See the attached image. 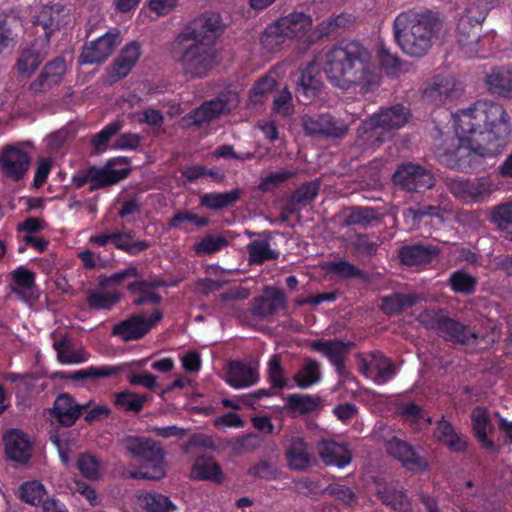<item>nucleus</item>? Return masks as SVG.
<instances>
[{"mask_svg":"<svg viewBox=\"0 0 512 512\" xmlns=\"http://www.w3.org/2000/svg\"><path fill=\"white\" fill-rule=\"evenodd\" d=\"M455 136L446 139L436 150L440 163L468 171L482 159L492 158L504 150L511 127L502 105L478 100L453 116Z\"/></svg>","mask_w":512,"mask_h":512,"instance_id":"obj_1","label":"nucleus"},{"mask_svg":"<svg viewBox=\"0 0 512 512\" xmlns=\"http://www.w3.org/2000/svg\"><path fill=\"white\" fill-rule=\"evenodd\" d=\"M435 438L451 451L461 453L467 449L466 438L458 433L453 425L444 418L439 420L434 430Z\"/></svg>","mask_w":512,"mask_h":512,"instance_id":"obj_28","label":"nucleus"},{"mask_svg":"<svg viewBox=\"0 0 512 512\" xmlns=\"http://www.w3.org/2000/svg\"><path fill=\"white\" fill-rule=\"evenodd\" d=\"M53 347L57 352V358L61 363L78 364L85 362L88 355L84 350L76 349L67 338L55 341Z\"/></svg>","mask_w":512,"mask_h":512,"instance_id":"obj_40","label":"nucleus"},{"mask_svg":"<svg viewBox=\"0 0 512 512\" xmlns=\"http://www.w3.org/2000/svg\"><path fill=\"white\" fill-rule=\"evenodd\" d=\"M313 20L310 14L294 11L279 19L274 26L266 29L268 36L276 38H300L312 29Z\"/></svg>","mask_w":512,"mask_h":512,"instance_id":"obj_14","label":"nucleus"},{"mask_svg":"<svg viewBox=\"0 0 512 512\" xmlns=\"http://www.w3.org/2000/svg\"><path fill=\"white\" fill-rule=\"evenodd\" d=\"M318 179L303 183L289 198L299 208L307 206L318 194Z\"/></svg>","mask_w":512,"mask_h":512,"instance_id":"obj_51","label":"nucleus"},{"mask_svg":"<svg viewBox=\"0 0 512 512\" xmlns=\"http://www.w3.org/2000/svg\"><path fill=\"white\" fill-rule=\"evenodd\" d=\"M258 381V373L250 364L231 361L228 367L227 382L234 388L249 387Z\"/></svg>","mask_w":512,"mask_h":512,"instance_id":"obj_32","label":"nucleus"},{"mask_svg":"<svg viewBox=\"0 0 512 512\" xmlns=\"http://www.w3.org/2000/svg\"><path fill=\"white\" fill-rule=\"evenodd\" d=\"M112 244L117 249L123 250L131 255H136L150 246L147 241L129 242L125 239L124 233H113Z\"/></svg>","mask_w":512,"mask_h":512,"instance_id":"obj_58","label":"nucleus"},{"mask_svg":"<svg viewBox=\"0 0 512 512\" xmlns=\"http://www.w3.org/2000/svg\"><path fill=\"white\" fill-rule=\"evenodd\" d=\"M394 186L408 193H421L436 185V178L428 168L412 162L401 163L392 175Z\"/></svg>","mask_w":512,"mask_h":512,"instance_id":"obj_9","label":"nucleus"},{"mask_svg":"<svg viewBox=\"0 0 512 512\" xmlns=\"http://www.w3.org/2000/svg\"><path fill=\"white\" fill-rule=\"evenodd\" d=\"M352 247L359 257H371L377 253L379 244L367 235L359 234L353 240Z\"/></svg>","mask_w":512,"mask_h":512,"instance_id":"obj_63","label":"nucleus"},{"mask_svg":"<svg viewBox=\"0 0 512 512\" xmlns=\"http://www.w3.org/2000/svg\"><path fill=\"white\" fill-rule=\"evenodd\" d=\"M370 356V365L377 371L375 382L378 384H384L392 379L395 375V369L392 362L379 352L372 353Z\"/></svg>","mask_w":512,"mask_h":512,"instance_id":"obj_46","label":"nucleus"},{"mask_svg":"<svg viewBox=\"0 0 512 512\" xmlns=\"http://www.w3.org/2000/svg\"><path fill=\"white\" fill-rule=\"evenodd\" d=\"M261 236L263 240H254L247 245L250 262L255 264H262L268 260H276L279 257V252L270 247L272 233L264 231L261 233Z\"/></svg>","mask_w":512,"mask_h":512,"instance_id":"obj_34","label":"nucleus"},{"mask_svg":"<svg viewBox=\"0 0 512 512\" xmlns=\"http://www.w3.org/2000/svg\"><path fill=\"white\" fill-rule=\"evenodd\" d=\"M238 105V96L232 91L223 93L220 96L204 102L200 107L194 109L187 115L194 126H201L217 119L222 114L229 113Z\"/></svg>","mask_w":512,"mask_h":512,"instance_id":"obj_10","label":"nucleus"},{"mask_svg":"<svg viewBox=\"0 0 512 512\" xmlns=\"http://www.w3.org/2000/svg\"><path fill=\"white\" fill-rule=\"evenodd\" d=\"M287 298L282 290L266 287L264 294L254 298L251 313L259 319L268 318L286 308Z\"/></svg>","mask_w":512,"mask_h":512,"instance_id":"obj_20","label":"nucleus"},{"mask_svg":"<svg viewBox=\"0 0 512 512\" xmlns=\"http://www.w3.org/2000/svg\"><path fill=\"white\" fill-rule=\"evenodd\" d=\"M417 321L424 328L434 331L439 337L453 344L466 346L477 344L481 340L485 347H488L500 339L496 327L484 331L477 330L451 316L449 311L443 308L425 309L418 315Z\"/></svg>","mask_w":512,"mask_h":512,"instance_id":"obj_5","label":"nucleus"},{"mask_svg":"<svg viewBox=\"0 0 512 512\" xmlns=\"http://www.w3.org/2000/svg\"><path fill=\"white\" fill-rule=\"evenodd\" d=\"M77 466L81 474L88 479L96 480L99 477V464L95 457L89 454H81Z\"/></svg>","mask_w":512,"mask_h":512,"instance_id":"obj_64","label":"nucleus"},{"mask_svg":"<svg viewBox=\"0 0 512 512\" xmlns=\"http://www.w3.org/2000/svg\"><path fill=\"white\" fill-rule=\"evenodd\" d=\"M121 371L117 366L88 367L73 372H56L54 378L72 381H85L88 379L104 378L116 375Z\"/></svg>","mask_w":512,"mask_h":512,"instance_id":"obj_33","label":"nucleus"},{"mask_svg":"<svg viewBox=\"0 0 512 512\" xmlns=\"http://www.w3.org/2000/svg\"><path fill=\"white\" fill-rule=\"evenodd\" d=\"M143 504L148 512H173L176 506L167 496L159 493H148L143 498Z\"/></svg>","mask_w":512,"mask_h":512,"instance_id":"obj_54","label":"nucleus"},{"mask_svg":"<svg viewBox=\"0 0 512 512\" xmlns=\"http://www.w3.org/2000/svg\"><path fill=\"white\" fill-rule=\"evenodd\" d=\"M462 92L463 87L454 76L437 75L427 84L423 98L438 106L458 99Z\"/></svg>","mask_w":512,"mask_h":512,"instance_id":"obj_12","label":"nucleus"},{"mask_svg":"<svg viewBox=\"0 0 512 512\" xmlns=\"http://www.w3.org/2000/svg\"><path fill=\"white\" fill-rule=\"evenodd\" d=\"M322 270L325 271L326 275H331L341 280L356 279L367 281L369 278L366 271L344 259L322 263Z\"/></svg>","mask_w":512,"mask_h":512,"instance_id":"obj_31","label":"nucleus"},{"mask_svg":"<svg viewBox=\"0 0 512 512\" xmlns=\"http://www.w3.org/2000/svg\"><path fill=\"white\" fill-rule=\"evenodd\" d=\"M5 454L9 460L26 464L31 458L32 444L27 435L18 429H11L3 436Z\"/></svg>","mask_w":512,"mask_h":512,"instance_id":"obj_21","label":"nucleus"},{"mask_svg":"<svg viewBox=\"0 0 512 512\" xmlns=\"http://www.w3.org/2000/svg\"><path fill=\"white\" fill-rule=\"evenodd\" d=\"M385 444L388 454L400 461L406 469L416 473L427 470L428 463L426 459L420 456L408 442L394 436L387 440Z\"/></svg>","mask_w":512,"mask_h":512,"instance_id":"obj_17","label":"nucleus"},{"mask_svg":"<svg viewBox=\"0 0 512 512\" xmlns=\"http://www.w3.org/2000/svg\"><path fill=\"white\" fill-rule=\"evenodd\" d=\"M122 128L123 122L120 120H115L106 125L99 133L95 134L91 139L95 153L104 152L108 147L110 139Z\"/></svg>","mask_w":512,"mask_h":512,"instance_id":"obj_48","label":"nucleus"},{"mask_svg":"<svg viewBox=\"0 0 512 512\" xmlns=\"http://www.w3.org/2000/svg\"><path fill=\"white\" fill-rule=\"evenodd\" d=\"M70 10L61 3L44 5L35 17L36 29H41L45 43H49L50 37L69 23ZM39 30H37V33Z\"/></svg>","mask_w":512,"mask_h":512,"instance_id":"obj_13","label":"nucleus"},{"mask_svg":"<svg viewBox=\"0 0 512 512\" xmlns=\"http://www.w3.org/2000/svg\"><path fill=\"white\" fill-rule=\"evenodd\" d=\"M352 461V451L345 442L322 439V463L344 468Z\"/></svg>","mask_w":512,"mask_h":512,"instance_id":"obj_27","label":"nucleus"},{"mask_svg":"<svg viewBox=\"0 0 512 512\" xmlns=\"http://www.w3.org/2000/svg\"><path fill=\"white\" fill-rule=\"evenodd\" d=\"M122 38L118 30L109 31L95 41L83 47L80 63L93 65L104 62L121 43Z\"/></svg>","mask_w":512,"mask_h":512,"instance_id":"obj_15","label":"nucleus"},{"mask_svg":"<svg viewBox=\"0 0 512 512\" xmlns=\"http://www.w3.org/2000/svg\"><path fill=\"white\" fill-rule=\"evenodd\" d=\"M276 87V80L270 76L260 78L250 91V101L253 104H261L265 96Z\"/></svg>","mask_w":512,"mask_h":512,"instance_id":"obj_56","label":"nucleus"},{"mask_svg":"<svg viewBox=\"0 0 512 512\" xmlns=\"http://www.w3.org/2000/svg\"><path fill=\"white\" fill-rule=\"evenodd\" d=\"M354 347L351 341L343 342L341 340L322 341V354H324L335 370L342 382L348 377V371L345 367V361L350 350Z\"/></svg>","mask_w":512,"mask_h":512,"instance_id":"obj_23","label":"nucleus"},{"mask_svg":"<svg viewBox=\"0 0 512 512\" xmlns=\"http://www.w3.org/2000/svg\"><path fill=\"white\" fill-rule=\"evenodd\" d=\"M162 317V312L159 310H155L150 318L141 314H133L116 323L112 328V335L121 338L124 342L142 339Z\"/></svg>","mask_w":512,"mask_h":512,"instance_id":"obj_11","label":"nucleus"},{"mask_svg":"<svg viewBox=\"0 0 512 512\" xmlns=\"http://www.w3.org/2000/svg\"><path fill=\"white\" fill-rule=\"evenodd\" d=\"M490 220L507 237L512 239V202L504 203L493 208Z\"/></svg>","mask_w":512,"mask_h":512,"instance_id":"obj_44","label":"nucleus"},{"mask_svg":"<svg viewBox=\"0 0 512 512\" xmlns=\"http://www.w3.org/2000/svg\"><path fill=\"white\" fill-rule=\"evenodd\" d=\"M228 245V240L223 236L206 235L201 241L194 244L197 254H212Z\"/></svg>","mask_w":512,"mask_h":512,"instance_id":"obj_55","label":"nucleus"},{"mask_svg":"<svg viewBox=\"0 0 512 512\" xmlns=\"http://www.w3.org/2000/svg\"><path fill=\"white\" fill-rule=\"evenodd\" d=\"M400 413L406 420L415 424L425 423L428 425L432 422L431 418L427 416L422 408L414 402L402 404L400 407Z\"/></svg>","mask_w":512,"mask_h":512,"instance_id":"obj_61","label":"nucleus"},{"mask_svg":"<svg viewBox=\"0 0 512 512\" xmlns=\"http://www.w3.org/2000/svg\"><path fill=\"white\" fill-rule=\"evenodd\" d=\"M447 187L455 197L473 202H482L494 191L493 183L486 178L449 179Z\"/></svg>","mask_w":512,"mask_h":512,"instance_id":"obj_16","label":"nucleus"},{"mask_svg":"<svg viewBox=\"0 0 512 512\" xmlns=\"http://www.w3.org/2000/svg\"><path fill=\"white\" fill-rule=\"evenodd\" d=\"M48 44L39 37L29 48L23 50L16 63L18 72L24 76L33 74L47 56Z\"/></svg>","mask_w":512,"mask_h":512,"instance_id":"obj_24","label":"nucleus"},{"mask_svg":"<svg viewBox=\"0 0 512 512\" xmlns=\"http://www.w3.org/2000/svg\"><path fill=\"white\" fill-rule=\"evenodd\" d=\"M448 284L454 292L470 295L475 291L477 280L467 272L457 270L450 275Z\"/></svg>","mask_w":512,"mask_h":512,"instance_id":"obj_45","label":"nucleus"},{"mask_svg":"<svg viewBox=\"0 0 512 512\" xmlns=\"http://www.w3.org/2000/svg\"><path fill=\"white\" fill-rule=\"evenodd\" d=\"M320 92V62L317 57L301 70L297 80L296 97L302 104L311 103Z\"/></svg>","mask_w":512,"mask_h":512,"instance_id":"obj_18","label":"nucleus"},{"mask_svg":"<svg viewBox=\"0 0 512 512\" xmlns=\"http://www.w3.org/2000/svg\"><path fill=\"white\" fill-rule=\"evenodd\" d=\"M471 419L473 429L478 440L484 447L492 448L493 443L487 438V432L491 427V424L486 409L480 406L475 407L471 413Z\"/></svg>","mask_w":512,"mask_h":512,"instance_id":"obj_43","label":"nucleus"},{"mask_svg":"<svg viewBox=\"0 0 512 512\" xmlns=\"http://www.w3.org/2000/svg\"><path fill=\"white\" fill-rule=\"evenodd\" d=\"M218 13H204L189 21L172 44L173 58L189 79L204 78L217 65L216 41L224 32Z\"/></svg>","mask_w":512,"mask_h":512,"instance_id":"obj_2","label":"nucleus"},{"mask_svg":"<svg viewBox=\"0 0 512 512\" xmlns=\"http://www.w3.org/2000/svg\"><path fill=\"white\" fill-rule=\"evenodd\" d=\"M65 72V61L62 58H56L45 65L38 78L31 83L30 88L35 93L46 91L59 84Z\"/></svg>","mask_w":512,"mask_h":512,"instance_id":"obj_26","label":"nucleus"},{"mask_svg":"<svg viewBox=\"0 0 512 512\" xmlns=\"http://www.w3.org/2000/svg\"><path fill=\"white\" fill-rule=\"evenodd\" d=\"M130 277L140 278V272L136 266H129L128 268L116 272L110 276H102L99 278V286L103 290H107L110 288L117 287L122 284V282Z\"/></svg>","mask_w":512,"mask_h":512,"instance_id":"obj_52","label":"nucleus"},{"mask_svg":"<svg viewBox=\"0 0 512 512\" xmlns=\"http://www.w3.org/2000/svg\"><path fill=\"white\" fill-rule=\"evenodd\" d=\"M418 301L415 294L393 293L382 299L381 309L387 315L401 313L404 309L414 306Z\"/></svg>","mask_w":512,"mask_h":512,"instance_id":"obj_39","label":"nucleus"},{"mask_svg":"<svg viewBox=\"0 0 512 512\" xmlns=\"http://www.w3.org/2000/svg\"><path fill=\"white\" fill-rule=\"evenodd\" d=\"M319 379L318 363L307 359L303 367L295 374L294 380L300 388H307Z\"/></svg>","mask_w":512,"mask_h":512,"instance_id":"obj_49","label":"nucleus"},{"mask_svg":"<svg viewBox=\"0 0 512 512\" xmlns=\"http://www.w3.org/2000/svg\"><path fill=\"white\" fill-rule=\"evenodd\" d=\"M146 401V394L126 390L115 394L114 405L121 411L139 413Z\"/></svg>","mask_w":512,"mask_h":512,"instance_id":"obj_41","label":"nucleus"},{"mask_svg":"<svg viewBox=\"0 0 512 512\" xmlns=\"http://www.w3.org/2000/svg\"><path fill=\"white\" fill-rule=\"evenodd\" d=\"M442 27L443 23L437 12L408 10L394 19L393 37L406 55L422 58L438 39Z\"/></svg>","mask_w":512,"mask_h":512,"instance_id":"obj_4","label":"nucleus"},{"mask_svg":"<svg viewBox=\"0 0 512 512\" xmlns=\"http://www.w3.org/2000/svg\"><path fill=\"white\" fill-rule=\"evenodd\" d=\"M376 496L383 505L396 512H415L412 500L403 489H398L392 484L379 486Z\"/></svg>","mask_w":512,"mask_h":512,"instance_id":"obj_25","label":"nucleus"},{"mask_svg":"<svg viewBox=\"0 0 512 512\" xmlns=\"http://www.w3.org/2000/svg\"><path fill=\"white\" fill-rule=\"evenodd\" d=\"M410 118V110L401 104L381 108L364 120L357 130L358 136L371 144H381L391 139Z\"/></svg>","mask_w":512,"mask_h":512,"instance_id":"obj_6","label":"nucleus"},{"mask_svg":"<svg viewBox=\"0 0 512 512\" xmlns=\"http://www.w3.org/2000/svg\"><path fill=\"white\" fill-rule=\"evenodd\" d=\"M322 494L329 495L346 505H351L357 500L356 494L349 487L337 483L322 489Z\"/></svg>","mask_w":512,"mask_h":512,"instance_id":"obj_60","label":"nucleus"},{"mask_svg":"<svg viewBox=\"0 0 512 512\" xmlns=\"http://www.w3.org/2000/svg\"><path fill=\"white\" fill-rule=\"evenodd\" d=\"M438 207L436 206H417L410 207L403 212V217L407 222L411 223V226H419L422 218L426 216H435Z\"/></svg>","mask_w":512,"mask_h":512,"instance_id":"obj_62","label":"nucleus"},{"mask_svg":"<svg viewBox=\"0 0 512 512\" xmlns=\"http://www.w3.org/2000/svg\"><path fill=\"white\" fill-rule=\"evenodd\" d=\"M492 1L474 0L459 19L457 25L458 43L469 57L480 56L481 25L487 17Z\"/></svg>","mask_w":512,"mask_h":512,"instance_id":"obj_8","label":"nucleus"},{"mask_svg":"<svg viewBox=\"0 0 512 512\" xmlns=\"http://www.w3.org/2000/svg\"><path fill=\"white\" fill-rule=\"evenodd\" d=\"M319 405V399L307 394H290L286 398V407L299 414H307L315 410Z\"/></svg>","mask_w":512,"mask_h":512,"instance_id":"obj_47","label":"nucleus"},{"mask_svg":"<svg viewBox=\"0 0 512 512\" xmlns=\"http://www.w3.org/2000/svg\"><path fill=\"white\" fill-rule=\"evenodd\" d=\"M286 454L289 466L294 470H304L311 465L312 460L306 444L300 437L291 438Z\"/></svg>","mask_w":512,"mask_h":512,"instance_id":"obj_38","label":"nucleus"},{"mask_svg":"<svg viewBox=\"0 0 512 512\" xmlns=\"http://www.w3.org/2000/svg\"><path fill=\"white\" fill-rule=\"evenodd\" d=\"M91 406V402L77 404L68 393H61L54 401L49 413L61 426L70 427L75 424L84 410Z\"/></svg>","mask_w":512,"mask_h":512,"instance_id":"obj_19","label":"nucleus"},{"mask_svg":"<svg viewBox=\"0 0 512 512\" xmlns=\"http://www.w3.org/2000/svg\"><path fill=\"white\" fill-rule=\"evenodd\" d=\"M45 493L43 484L38 481L25 482L19 488L20 499L30 505L43 503L42 500Z\"/></svg>","mask_w":512,"mask_h":512,"instance_id":"obj_50","label":"nucleus"},{"mask_svg":"<svg viewBox=\"0 0 512 512\" xmlns=\"http://www.w3.org/2000/svg\"><path fill=\"white\" fill-rule=\"evenodd\" d=\"M129 173L130 170L127 168L109 170L106 166H91L87 169L88 179H90L91 183L90 190L95 191L100 188L116 184L125 179Z\"/></svg>","mask_w":512,"mask_h":512,"instance_id":"obj_29","label":"nucleus"},{"mask_svg":"<svg viewBox=\"0 0 512 512\" xmlns=\"http://www.w3.org/2000/svg\"><path fill=\"white\" fill-rule=\"evenodd\" d=\"M381 218V214L375 208L356 206L350 208L345 222L347 225L367 227L372 225L374 222H380Z\"/></svg>","mask_w":512,"mask_h":512,"instance_id":"obj_42","label":"nucleus"},{"mask_svg":"<svg viewBox=\"0 0 512 512\" xmlns=\"http://www.w3.org/2000/svg\"><path fill=\"white\" fill-rule=\"evenodd\" d=\"M241 196L239 189L219 193H205L200 197V205L211 210H221L233 206Z\"/></svg>","mask_w":512,"mask_h":512,"instance_id":"obj_37","label":"nucleus"},{"mask_svg":"<svg viewBox=\"0 0 512 512\" xmlns=\"http://www.w3.org/2000/svg\"><path fill=\"white\" fill-rule=\"evenodd\" d=\"M324 71L327 79L342 89L357 86L360 93L366 94L379 85L370 52L357 41L342 42L329 50Z\"/></svg>","mask_w":512,"mask_h":512,"instance_id":"obj_3","label":"nucleus"},{"mask_svg":"<svg viewBox=\"0 0 512 512\" xmlns=\"http://www.w3.org/2000/svg\"><path fill=\"white\" fill-rule=\"evenodd\" d=\"M347 132L346 124L329 114H322V137L341 138Z\"/></svg>","mask_w":512,"mask_h":512,"instance_id":"obj_57","label":"nucleus"},{"mask_svg":"<svg viewBox=\"0 0 512 512\" xmlns=\"http://www.w3.org/2000/svg\"><path fill=\"white\" fill-rule=\"evenodd\" d=\"M486 85L493 94L503 97L512 96V71L503 67L492 69L486 76Z\"/></svg>","mask_w":512,"mask_h":512,"instance_id":"obj_36","label":"nucleus"},{"mask_svg":"<svg viewBox=\"0 0 512 512\" xmlns=\"http://www.w3.org/2000/svg\"><path fill=\"white\" fill-rule=\"evenodd\" d=\"M122 442L126 450L141 462L139 470L131 472V478L160 480L165 477L166 472L162 465L165 453L158 442L136 436H126Z\"/></svg>","mask_w":512,"mask_h":512,"instance_id":"obj_7","label":"nucleus"},{"mask_svg":"<svg viewBox=\"0 0 512 512\" xmlns=\"http://www.w3.org/2000/svg\"><path fill=\"white\" fill-rule=\"evenodd\" d=\"M192 477L197 480H209L220 484L224 481V474L216 461L211 457L201 456L195 460Z\"/></svg>","mask_w":512,"mask_h":512,"instance_id":"obj_35","label":"nucleus"},{"mask_svg":"<svg viewBox=\"0 0 512 512\" xmlns=\"http://www.w3.org/2000/svg\"><path fill=\"white\" fill-rule=\"evenodd\" d=\"M273 111L283 117H289L294 114L292 93L287 87L274 97Z\"/></svg>","mask_w":512,"mask_h":512,"instance_id":"obj_59","label":"nucleus"},{"mask_svg":"<svg viewBox=\"0 0 512 512\" xmlns=\"http://www.w3.org/2000/svg\"><path fill=\"white\" fill-rule=\"evenodd\" d=\"M29 164L27 153L15 147H6L0 155V165L4 174L14 180L23 178Z\"/></svg>","mask_w":512,"mask_h":512,"instance_id":"obj_22","label":"nucleus"},{"mask_svg":"<svg viewBox=\"0 0 512 512\" xmlns=\"http://www.w3.org/2000/svg\"><path fill=\"white\" fill-rule=\"evenodd\" d=\"M120 299L121 295L117 291L107 293L90 291L88 293L87 302L90 308L100 310L110 309L113 305L118 303Z\"/></svg>","mask_w":512,"mask_h":512,"instance_id":"obj_53","label":"nucleus"},{"mask_svg":"<svg viewBox=\"0 0 512 512\" xmlns=\"http://www.w3.org/2000/svg\"><path fill=\"white\" fill-rule=\"evenodd\" d=\"M437 254L438 249L436 247L414 244L401 247L398 256L402 264L417 266L431 262Z\"/></svg>","mask_w":512,"mask_h":512,"instance_id":"obj_30","label":"nucleus"}]
</instances>
